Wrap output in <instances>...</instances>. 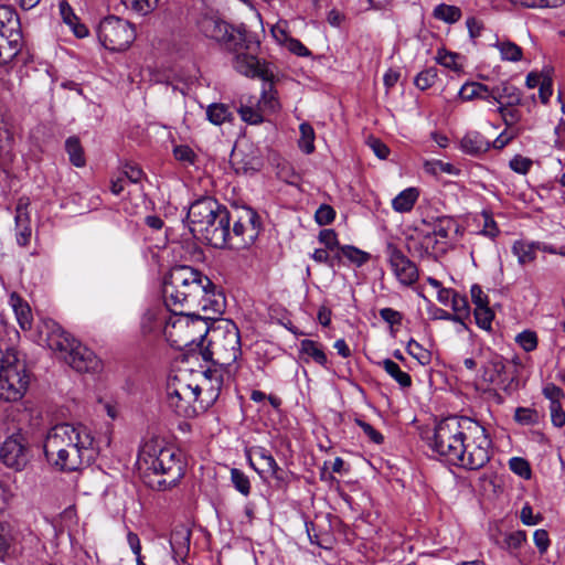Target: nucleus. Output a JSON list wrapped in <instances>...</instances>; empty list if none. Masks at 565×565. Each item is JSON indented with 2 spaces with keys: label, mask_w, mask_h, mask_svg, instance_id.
<instances>
[{
  "label": "nucleus",
  "mask_w": 565,
  "mask_h": 565,
  "mask_svg": "<svg viewBox=\"0 0 565 565\" xmlns=\"http://www.w3.org/2000/svg\"><path fill=\"white\" fill-rule=\"evenodd\" d=\"M98 452V444L92 430L83 424H57L47 431L44 441L46 460L65 472L89 467Z\"/></svg>",
  "instance_id": "1"
},
{
  "label": "nucleus",
  "mask_w": 565,
  "mask_h": 565,
  "mask_svg": "<svg viewBox=\"0 0 565 565\" xmlns=\"http://www.w3.org/2000/svg\"><path fill=\"white\" fill-rule=\"evenodd\" d=\"M198 28L207 39L224 46L233 55V67L247 77L268 79L256 56L258 43L247 36L245 31L235 29L216 15H204L199 20Z\"/></svg>",
  "instance_id": "2"
},
{
  "label": "nucleus",
  "mask_w": 565,
  "mask_h": 565,
  "mask_svg": "<svg viewBox=\"0 0 565 565\" xmlns=\"http://www.w3.org/2000/svg\"><path fill=\"white\" fill-rule=\"evenodd\" d=\"M138 466L145 482L157 491L175 487L183 478L185 469L181 451L158 438H151L141 446Z\"/></svg>",
  "instance_id": "3"
},
{
  "label": "nucleus",
  "mask_w": 565,
  "mask_h": 565,
  "mask_svg": "<svg viewBox=\"0 0 565 565\" xmlns=\"http://www.w3.org/2000/svg\"><path fill=\"white\" fill-rule=\"evenodd\" d=\"M213 295L214 285L210 278L190 266L171 268L163 281L164 306L173 313L184 307L206 310Z\"/></svg>",
  "instance_id": "4"
},
{
  "label": "nucleus",
  "mask_w": 565,
  "mask_h": 565,
  "mask_svg": "<svg viewBox=\"0 0 565 565\" xmlns=\"http://www.w3.org/2000/svg\"><path fill=\"white\" fill-rule=\"evenodd\" d=\"M189 228L199 239L215 248H224L228 242L231 212L212 196H202L189 207Z\"/></svg>",
  "instance_id": "5"
},
{
  "label": "nucleus",
  "mask_w": 565,
  "mask_h": 565,
  "mask_svg": "<svg viewBox=\"0 0 565 565\" xmlns=\"http://www.w3.org/2000/svg\"><path fill=\"white\" fill-rule=\"evenodd\" d=\"M39 341L54 351L71 367L81 373H97L102 361L86 345L77 342L52 319H42L38 326Z\"/></svg>",
  "instance_id": "6"
},
{
  "label": "nucleus",
  "mask_w": 565,
  "mask_h": 565,
  "mask_svg": "<svg viewBox=\"0 0 565 565\" xmlns=\"http://www.w3.org/2000/svg\"><path fill=\"white\" fill-rule=\"evenodd\" d=\"M206 345L200 349V355L212 366L225 370L227 379H233L238 370L237 359L242 355L241 334L232 321H223L209 329Z\"/></svg>",
  "instance_id": "7"
},
{
  "label": "nucleus",
  "mask_w": 565,
  "mask_h": 565,
  "mask_svg": "<svg viewBox=\"0 0 565 565\" xmlns=\"http://www.w3.org/2000/svg\"><path fill=\"white\" fill-rule=\"evenodd\" d=\"M163 327V334L174 349L191 354H200V349L206 340L209 327L206 320L199 316L175 313Z\"/></svg>",
  "instance_id": "8"
},
{
  "label": "nucleus",
  "mask_w": 565,
  "mask_h": 565,
  "mask_svg": "<svg viewBox=\"0 0 565 565\" xmlns=\"http://www.w3.org/2000/svg\"><path fill=\"white\" fill-rule=\"evenodd\" d=\"M470 417L452 416L436 424L428 445L444 461L456 466L463 454V439Z\"/></svg>",
  "instance_id": "9"
},
{
  "label": "nucleus",
  "mask_w": 565,
  "mask_h": 565,
  "mask_svg": "<svg viewBox=\"0 0 565 565\" xmlns=\"http://www.w3.org/2000/svg\"><path fill=\"white\" fill-rule=\"evenodd\" d=\"M462 458L457 461L456 467L468 470L483 468L490 460L492 440L487 428L478 420L470 418L465 439Z\"/></svg>",
  "instance_id": "10"
},
{
  "label": "nucleus",
  "mask_w": 565,
  "mask_h": 565,
  "mask_svg": "<svg viewBox=\"0 0 565 565\" xmlns=\"http://www.w3.org/2000/svg\"><path fill=\"white\" fill-rule=\"evenodd\" d=\"M30 385L26 364L18 358L14 350L8 351L4 365L0 366V399L17 402L21 399Z\"/></svg>",
  "instance_id": "11"
},
{
  "label": "nucleus",
  "mask_w": 565,
  "mask_h": 565,
  "mask_svg": "<svg viewBox=\"0 0 565 565\" xmlns=\"http://www.w3.org/2000/svg\"><path fill=\"white\" fill-rule=\"evenodd\" d=\"M233 227L228 226V242L225 247L241 249L246 248L257 239L262 223L258 214L250 207L243 206L235 209L231 214Z\"/></svg>",
  "instance_id": "12"
},
{
  "label": "nucleus",
  "mask_w": 565,
  "mask_h": 565,
  "mask_svg": "<svg viewBox=\"0 0 565 565\" xmlns=\"http://www.w3.org/2000/svg\"><path fill=\"white\" fill-rule=\"evenodd\" d=\"M22 46L20 18L10 6H0V64L11 62Z\"/></svg>",
  "instance_id": "13"
},
{
  "label": "nucleus",
  "mask_w": 565,
  "mask_h": 565,
  "mask_svg": "<svg viewBox=\"0 0 565 565\" xmlns=\"http://www.w3.org/2000/svg\"><path fill=\"white\" fill-rule=\"evenodd\" d=\"M166 402L172 412L182 417L193 418L204 412L198 408L201 406L198 393L190 384L177 376L167 382Z\"/></svg>",
  "instance_id": "14"
},
{
  "label": "nucleus",
  "mask_w": 565,
  "mask_h": 565,
  "mask_svg": "<svg viewBox=\"0 0 565 565\" xmlns=\"http://www.w3.org/2000/svg\"><path fill=\"white\" fill-rule=\"evenodd\" d=\"M97 35L105 49L125 51L134 42L136 31L127 20L110 15L100 21Z\"/></svg>",
  "instance_id": "15"
},
{
  "label": "nucleus",
  "mask_w": 565,
  "mask_h": 565,
  "mask_svg": "<svg viewBox=\"0 0 565 565\" xmlns=\"http://www.w3.org/2000/svg\"><path fill=\"white\" fill-rule=\"evenodd\" d=\"M480 379L486 384L509 391L516 380V374L509 370L508 361L502 355L489 351L480 369Z\"/></svg>",
  "instance_id": "16"
},
{
  "label": "nucleus",
  "mask_w": 565,
  "mask_h": 565,
  "mask_svg": "<svg viewBox=\"0 0 565 565\" xmlns=\"http://www.w3.org/2000/svg\"><path fill=\"white\" fill-rule=\"evenodd\" d=\"M225 380L228 379L223 369L211 365L203 372L202 383L192 386L195 393H198L201 403V406L198 407L199 409L205 412L216 402Z\"/></svg>",
  "instance_id": "17"
},
{
  "label": "nucleus",
  "mask_w": 565,
  "mask_h": 565,
  "mask_svg": "<svg viewBox=\"0 0 565 565\" xmlns=\"http://www.w3.org/2000/svg\"><path fill=\"white\" fill-rule=\"evenodd\" d=\"M386 255L390 267L403 286L414 285L419 277L417 265L411 260L396 245L390 243L386 246Z\"/></svg>",
  "instance_id": "18"
},
{
  "label": "nucleus",
  "mask_w": 565,
  "mask_h": 565,
  "mask_svg": "<svg viewBox=\"0 0 565 565\" xmlns=\"http://www.w3.org/2000/svg\"><path fill=\"white\" fill-rule=\"evenodd\" d=\"M29 457L25 439L20 433L9 436L0 448L2 462L17 471L24 469L29 462Z\"/></svg>",
  "instance_id": "19"
},
{
  "label": "nucleus",
  "mask_w": 565,
  "mask_h": 565,
  "mask_svg": "<svg viewBox=\"0 0 565 565\" xmlns=\"http://www.w3.org/2000/svg\"><path fill=\"white\" fill-rule=\"evenodd\" d=\"M246 458L249 466L260 478L270 476L277 481H282V469L278 466L273 455L262 446H254L246 450Z\"/></svg>",
  "instance_id": "20"
},
{
  "label": "nucleus",
  "mask_w": 565,
  "mask_h": 565,
  "mask_svg": "<svg viewBox=\"0 0 565 565\" xmlns=\"http://www.w3.org/2000/svg\"><path fill=\"white\" fill-rule=\"evenodd\" d=\"M406 249L415 257L425 258L431 255L446 253V246H439V241L427 232H419L406 237Z\"/></svg>",
  "instance_id": "21"
},
{
  "label": "nucleus",
  "mask_w": 565,
  "mask_h": 565,
  "mask_svg": "<svg viewBox=\"0 0 565 565\" xmlns=\"http://www.w3.org/2000/svg\"><path fill=\"white\" fill-rule=\"evenodd\" d=\"M427 233L429 235H434V238L439 241V246L445 245L446 250L450 245H454L458 241L459 236L462 235L459 223L450 216L436 218L433 223L431 231Z\"/></svg>",
  "instance_id": "22"
},
{
  "label": "nucleus",
  "mask_w": 565,
  "mask_h": 565,
  "mask_svg": "<svg viewBox=\"0 0 565 565\" xmlns=\"http://www.w3.org/2000/svg\"><path fill=\"white\" fill-rule=\"evenodd\" d=\"M299 353L306 363L316 362L320 366L328 369V356L324 347L313 340L305 339L300 341Z\"/></svg>",
  "instance_id": "23"
},
{
  "label": "nucleus",
  "mask_w": 565,
  "mask_h": 565,
  "mask_svg": "<svg viewBox=\"0 0 565 565\" xmlns=\"http://www.w3.org/2000/svg\"><path fill=\"white\" fill-rule=\"evenodd\" d=\"M9 303L12 307L20 328L22 330H30L32 328L33 317L29 303L15 292L10 295Z\"/></svg>",
  "instance_id": "24"
},
{
  "label": "nucleus",
  "mask_w": 565,
  "mask_h": 565,
  "mask_svg": "<svg viewBox=\"0 0 565 565\" xmlns=\"http://www.w3.org/2000/svg\"><path fill=\"white\" fill-rule=\"evenodd\" d=\"M191 531L184 525H178L170 535V546L172 552L180 557L188 555L190 551Z\"/></svg>",
  "instance_id": "25"
},
{
  "label": "nucleus",
  "mask_w": 565,
  "mask_h": 565,
  "mask_svg": "<svg viewBox=\"0 0 565 565\" xmlns=\"http://www.w3.org/2000/svg\"><path fill=\"white\" fill-rule=\"evenodd\" d=\"M461 148L468 154H481L491 148V142L480 132L470 131L461 139Z\"/></svg>",
  "instance_id": "26"
},
{
  "label": "nucleus",
  "mask_w": 565,
  "mask_h": 565,
  "mask_svg": "<svg viewBox=\"0 0 565 565\" xmlns=\"http://www.w3.org/2000/svg\"><path fill=\"white\" fill-rule=\"evenodd\" d=\"M497 106H513L522 104V92L513 84L504 81L495 85Z\"/></svg>",
  "instance_id": "27"
},
{
  "label": "nucleus",
  "mask_w": 565,
  "mask_h": 565,
  "mask_svg": "<svg viewBox=\"0 0 565 565\" xmlns=\"http://www.w3.org/2000/svg\"><path fill=\"white\" fill-rule=\"evenodd\" d=\"M419 198V190L415 186L407 188L399 192L392 200V209L397 213H408L413 210Z\"/></svg>",
  "instance_id": "28"
},
{
  "label": "nucleus",
  "mask_w": 565,
  "mask_h": 565,
  "mask_svg": "<svg viewBox=\"0 0 565 565\" xmlns=\"http://www.w3.org/2000/svg\"><path fill=\"white\" fill-rule=\"evenodd\" d=\"M167 322L166 313L161 308H149L141 318V329L143 333H152L163 329Z\"/></svg>",
  "instance_id": "29"
},
{
  "label": "nucleus",
  "mask_w": 565,
  "mask_h": 565,
  "mask_svg": "<svg viewBox=\"0 0 565 565\" xmlns=\"http://www.w3.org/2000/svg\"><path fill=\"white\" fill-rule=\"evenodd\" d=\"M512 253L518 257V263L524 266L536 258L535 242L515 241L512 245Z\"/></svg>",
  "instance_id": "30"
},
{
  "label": "nucleus",
  "mask_w": 565,
  "mask_h": 565,
  "mask_svg": "<svg viewBox=\"0 0 565 565\" xmlns=\"http://www.w3.org/2000/svg\"><path fill=\"white\" fill-rule=\"evenodd\" d=\"M337 255H339L338 260H340L341 257H345L356 267L363 266L371 259V255L367 252H364L353 245L339 246V253H337Z\"/></svg>",
  "instance_id": "31"
},
{
  "label": "nucleus",
  "mask_w": 565,
  "mask_h": 565,
  "mask_svg": "<svg viewBox=\"0 0 565 565\" xmlns=\"http://www.w3.org/2000/svg\"><path fill=\"white\" fill-rule=\"evenodd\" d=\"M520 105L513 106H497L495 111L500 115L503 124L508 128H522L519 124L522 120V113L519 109Z\"/></svg>",
  "instance_id": "32"
},
{
  "label": "nucleus",
  "mask_w": 565,
  "mask_h": 565,
  "mask_svg": "<svg viewBox=\"0 0 565 565\" xmlns=\"http://www.w3.org/2000/svg\"><path fill=\"white\" fill-rule=\"evenodd\" d=\"M494 46L500 52V57L502 61L519 62L523 57V50L512 41H498Z\"/></svg>",
  "instance_id": "33"
},
{
  "label": "nucleus",
  "mask_w": 565,
  "mask_h": 565,
  "mask_svg": "<svg viewBox=\"0 0 565 565\" xmlns=\"http://www.w3.org/2000/svg\"><path fill=\"white\" fill-rule=\"evenodd\" d=\"M65 150L68 154V159L75 167H84L86 163L84 149L77 137H68L65 141Z\"/></svg>",
  "instance_id": "34"
},
{
  "label": "nucleus",
  "mask_w": 565,
  "mask_h": 565,
  "mask_svg": "<svg viewBox=\"0 0 565 565\" xmlns=\"http://www.w3.org/2000/svg\"><path fill=\"white\" fill-rule=\"evenodd\" d=\"M380 365L385 370V372L393 377L401 387L406 388L412 385V379L409 374L402 371L399 365L391 359L383 360Z\"/></svg>",
  "instance_id": "35"
},
{
  "label": "nucleus",
  "mask_w": 565,
  "mask_h": 565,
  "mask_svg": "<svg viewBox=\"0 0 565 565\" xmlns=\"http://www.w3.org/2000/svg\"><path fill=\"white\" fill-rule=\"evenodd\" d=\"M433 17L445 23H456L461 18V10L456 6L440 3L434 8Z\"/></svg>",
  "instance_id": "36"
},
{
  "label": "nucleus",
  "mask_w": 565,
  "mask_h": 565,
  "mask_svg": "<svg viewBox=\"0 0 565 565\" xmlns=\"http://www.w3.org/2000/svg\"><path fill=\"white\" fill-rule=\"evenodd\" d=\"M300 138L298 146L302 152L310 154L315 151V139L316 134L312 126L309 122H302L299 126Z\"/></svg>",
  "instance_id": "37"
},
{
  "label": "nucleus",
  "mask_w": 565,
  "mask_h": 565,
  "mask_svg": "<svg viewBox=\"0 0 565 565\" xmlns=\"http://www.w3.org/2000/svg\"><path fill=\"white\" fill-rule=\"evenodd\" d=\"M206 117L213 125L220 126L232 118L228 106L224 104H211L206 109Z\"/></svg>",
  "instance_id": "38"
},
{
  "label": "nucleus",
  "mask_w": 565,
  "mask_h": 565,
  "mask_svg": "<svg viewBox=\"0 0 565 565\" xmlns=\"http://www.w3.org/2000/svg\"><path fill=\"white\" fill-rule=\"evenodd\" d=\"M526 542V532L518 530L505 535L504 547L512 556L519 557L518 551L521 550Z\"/></svg>",
  "instance_id": "39"
},
{
  "label": "nucleus",
  "mask_w": 565,
  "mask_h": 565,
  "mask_svg": "<svg viewBox=\"0 0 565 565\" xmlns=\"http://www.w3.org/2000/svg\"><path fill=\"white\" fill-rule=\"evenodd\" d=\"M482 226L478 234L494 241L500 235V228L490 211L483 210L480 213Z\"/></svg>",
  "instance_id": "40"
},
{
  "label": "nucleus",
  "mask_w": 565,
  "mask_h": 565,
  "mask_svg": "<svg viewBox=\"0 0 565 565\" xmlns=\"http://www.w3.org/2000/svg\"><path fill=\"white\" fill-rule=\"evenodd\" d=\"M450 307L454 311L455 318H457L458 322L463 324L465 320L469 318L470 310H469V302L466 296L457 292L454 297Z\"/></svg>",
  "instance_id": "41"
},
{
  "label": "nucleus",
  "mask_w": 565,
  "mask_h": 565,
  "mask_svg": "<svg viewBox=\"0 0 565 565\" xmlns=\"http://www.w3.org/2000/svg\"><path fill=\"white\" fill-rule=\"evenodd\" d=\"M173 156L183 167L194 166L198 161V154L188 145H177L173 147Z\"/></svg>",
  "instance_id": "42"
},
{
  "label": "nucleus",
  "mask_w": 565,
  "mask_h": 565,
  "mask_svg": "<svg viewBox=\"0 0 565 565\" xmlns=\"http://www.w3.org/2000/svg\"><path fill=\"white\" fill-rule=\"evenodd\" d=\"M121 2L127 9L140 15H147L158 7L159 0H121Z\"/></svg>",
  "instance_id": "43"
},
{
  "label": "nucleus",
  "mask_w": 565,
  "mask_h": 565,
  "mask_svg": "<svg viewBox=\"0 0 565 565\" xmlns=\"http://www.w3.org/2000/svg\"><path fill=\"white\" fill-rule=\"evenodd\" d=\"M258 106L264 111H276L279 108V103L276 98V93L273 90V85L268 84L263 88L262 96L257 100Z\"/></svg>",
  "instance_id": "44"
},
{
  "label": "nucleus",
  "mask_w": 565,
  "mask_h": 565,
  "mask_svg": "<svg viewBox=\"0 0 565 565\" xmlns=\"http://www.w3.org/2000/svg\"><path fill=\"white\" fill-rule=\"evenodd\" d=\"M406 351L417 360L420 365H428L431 362L430 351L426 350L420 343L413 339L407 343Z\"/></svg>",
  "instance_id": "45"
},
{
  "label": "nucleus",
  "mask_w": 565,
  "mask_h": 565,
  "mask_svg": "<svg viewBox=\"0 0 565 565\" xmlns=\"http://www.w3.org/2000/svg\"><path fill=\"white\" fill-rule=\"evenodd\" d=\"M460 55L446 50H438L436 61L441 66L449 68L454 72H461L462 66L458 63Z\"/></svg>",
  "instance_id": "46"
},
{
  "label": "nucleus",
  "mask_w": 565,
  "mask_h": 565,
  "mask_svg": "<svg viewBox=\"0 0 565 565\" xmlns=\"http://www.w3.org/2000/svg\"><path fill=\"white\" fill-rule=\"evenodd\" d=\"M437 77H438L437 68L428 67V68L423 70L422 72H419L416 75V77L414 79V84L420 90H426V89L430 88L436 83Z\"/></svg>",
  "instance_id": "47"
},
{
  "label": "nucleus",
  "mask_w": 565,
  "mask_h": 565,
  "mask_svg": "<svg viewBox=\"0 0 565 565\" xmlns=\"http://www.w3.org/2000/svg\"><path fill=\"white\" fill-rule=\"evenodd\" d=\"M239 116L242 120L250 125H257L263 122V110L256 103L254 105H241L238 108Z\"/></svg>",
  "instance_id": "48"
},
{
  "label": "nucleus",
  "mask_w": 565,
  "mask_h": 565,
  "mask_svg": "<svg viewBox=\"0 0 565 565\" xmlns=\"http://www.w3.org/2000/svg\"><path fill=\"white\" fill-rule=\"evenodd\" d=\"M523 128H508L505 127L503 131L491 142V147L498 150L503 149L508 146L512 140L516 139L523 134Z\"/></svg>",
  "instance_id": "49"
},
{
  "label": "nucleus",
  "mask_w": 565,
  "mask_h": 565,
  "mask_svg": "<svg viewBox=\"0 0 565 565\" xmlns=\"http://www.w3.org/2000/svg\"><path fill=\"white\" fill-rule=\"evenodd\" d=\"M231 480L234 486V488L242 493L243 495L247 497L250 493V482L248 477L239 469L233 468L231 470Z\"/></svg>",
  "instance_id": "50"
},
{
  "label": "nucleus",
  "mask_w": 565,
  "mask_h": 565,
  "mask_svg": "<svg viewBox=\"0 0 565 565\" xmlns=\"http://www.w3.org/2000/svg\"><path fill=\"white\" fill-rule=\"evenodd\" d=\"M30 201L28 198H20L15 206L14 222L15 227L31 224L29 212Z\"/></svg>",
  "instance_id": "51"
},
{
  "label": "nucleus",
  "mask_w": 565,
  "mask_h": 565,
  "mask_svg": "<svg viewBox=\"0 0 565 565\" xmlns=\"http://www.w3.org/2000/svg\"><path fill=\"white\" fill-rule=\"evenodd\" d=\"M515 342L525 351L533 352L536 350L539 339L536 332L532 330H524L516 334Z\"/></svg>",
  "instance_id": "52"
},
{
  "label": "nucleus",
  "mask_w": 565,
  "mask_h": 565,
  "mask_svg": "<svg viewBox=\"0 0 565 565\" xmlns=\"http://www.w3.org/2000/svg\"><path fill=\"white\" fill-rule=\"evenodd\" d=\"M514 419L521 425L533 426L539 424L540 415L537 411L527 407H518L514 413Z\"/></svg>",
  "instance_id": "53"
},
{
  "label": "nucleus",
  "mask_w": 565,
  "mask_h": 565,
  "mask_svg": "<svg viewBox=\"0 0 565 565\" xmlns=\"http://www.w3.org/2000/svg\"><path fill=\"white\" fill-rule=\"evenodd\" d=\"M493 318L494 313L489 306L475 308V319L479 328L490 330Z\"/></svg>",
  "instance_id": "54"
},
{
  "label": "nucleus",
  "mask_w": 565,
  "mask_h": 565,
  "mask_svg": "<svg viewBox=\"0 0 565 565\" xmlns=\"http://www.w3.org/2000/svg\"><path fill=\"white\" fill-rule=\"evenodd\" d=\"M509 468L512 472L518 475L519 477L523 479H530L531 478V467L527 460L521 457H512L509 460Z\"/></svg>",
  "instance_id": "55"
},
{
  "label": "nucleus",
  "mask_w": 565,
  "mask_h": 565,
  "mask_svg": "<svg viewBox=\"0 0 565 565\" xmlns=\"http://www.w3.org/2000/svg\"><path fill=\"white\" fill-rule=\"evenodd\" d=\"M512 171L519 174H527L533 167V160L522 154H515L509 162Z\"/></svg>",
  "instance_id": "56"
},
{
  "label": "nucleus",
  "mask_w": 565,
  "mask_h": 565,
  "mask_svg": "<svg viewBox=\"0 0 565 565\" xmlns=\"http://www.w3.org/2000/svg\"><path fill=\"white\" fill-rule=\"evenodd\" d=\"M542 393L550 401V406L562 405L561 399L565 397L564 391L553 383L546 384Z\"/></svg>",
  "instance_id": "57"
},
{
  "label": "nucleus",
  "mask_w": 565,
  "mask_h": 565,
  "mask_svg": "<svg viewBox=\"0 0 565 565\" xmlns=\"http://www.w3.org/2000/svg\"><path fill=\"white\" fill-rule=\"evenodd\" d=\"M285 40V46L290 51L291 53L298 55V56H309L311 52L308 50L307 46H305L298 39L295 38H288L284 31H279Z\"/></svg>",
  "instance_id": "58"
},
{
  "label": "nucleus",
  "mask_w": 565,
  "mask_h": 565,
  "mask_svg": "<svg viewBox=\"0 0 565 565\" xmlns=\"http://www.w3.org/2000/svg\"><path fill=\"white\" fill-rule=\"evenodd\" d=\"M354 422L372 443L376 445L383 444V435L379 430H376L372 425H370L369 423L364 422L361 418H355Z\"/></svg>",
  "instance_id": "59"
},
{
  "label": "nucleus",
  "mask_w": 565,
  "mask_h": 565,
  "mask_svg": "<svg viewBox=\"0 0 565 565\" xmlns=\"http://www.w3.org/2000/svg\"><path fill=\"white\" fill-rule=\"evenodd\" d=\"M511 2L526 8H557L565 4V0H511Z\"/></svg>",
  "instance_id": "60"
},
{
  "label": "nucleus",
  "mask_w": 565,
  "mask_h": 565,
  "mask_svg": "<svg viewBox=\"0 0 565 565\" xmlns=\"http://www.w3.org/2000/svg\"><path fill=\"white\" fill-rule=\"evenodd\" d=\"M335 217V211L328 204H322L315 213V220L319 225H328Z\"/></svg>",
  "instance_id": "61"
},
{
  "label": "nucleus",
  "mask_w": 565,
  "mask_h": 565,
  "mask_svg": "<svg viewBox=\"0 0 565 565\" xmlns=\"http://www.w3.org/2000/svg\"><path fill=\"white\" fill-rule=\"evenodd\" d=\"M319 242L326 246V249L333 250L337 248L339 250V244L338 235L333 230H322L319 233Z\"/></svg>",
  "instance_id": "62"
},
{
  "label": "nucleus",
  "mask_w": 565,
  "mask_h": 565,
  "mask_svg": "<svg viewBox=\"0 0 565 565\" xmlns=\"http://www.w3.org/2000/svg\"><path fill=\"white\" fill-rule=\"evenodd\" d=\"M483 86V83L468 82L463 84L459 90V97L462 100H473L479 98L480 90L477 88Z\"/></svg>",
  "instance_id": "63"
},
{
  "label": "nucleus",
  "mask_w": 565,
  "mask_h": 565,
  "mask_svg": "<svg viewBox=\"0 0 565 565\" xmlns=\"http://www.w3.org/2000/svg\"><path fill=\"white\" fill-rule=\"evenodd\" d=\"M379 313L390 327L402 324L403 315L393 308H382Z\"/></svg>",
  "instance_id": "64"
}]
</instances>
